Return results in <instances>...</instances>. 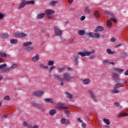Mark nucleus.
Here are the masks:
<instances>
[{
    "instance_id": "nucleus-12",
    "label": "nucleus",
    "mask_w": 128,
    "mask_h": 128,
    "mask_svg": "<svg viewBox=\"0 0 128 128\" xmlns=\"http://www.w3.org/2000/svg\"><path fill=\"white\" fill-rule=\"evenodd\" d=\"M18 68V64H13L12 66H10L9 68H7L6 70H8V72L10 70H14V68Z\"/></svg>"
},
{
    "instance_id": "nucleus-35",
    "label": "nucleus",
    "mask_w": 128,
    "mask_h": 128,
    "mask_svg": "<svg viewBox=\"0 0 128 128\" xmlns=\"http://www.w3.org/2000/svg\"><path fill=\"white\" fill-rule=\"evenodd\" d=\"M39 66L40 68H42V70H44V68H48V66H44V65L42 64H40Z\"/></svg>"
},
{
    "instance_id": "nucleus-23",
    "label": "nucleus",
    "mask_w": 128,
    "mask_h": 128,
    "mask_svg": "<svg viewBox=\"0 0 128 128\" xmlns=\"http://www.w3.org/2000/svg\"><path fill=\"white\" fill-rule=\"evenodd\" d=\"M74 60L75 64H78V55L76 54V56H74Z\"/></svg>"
},
{
    "instance_id": "nucleus-3",
    "label": "nucleus",
    "mask_w": 128,
    "mask_h": 128,
    "mask_svg": "<svg viewBox=\"0 0 128 128\" xmlns=\"http://www.w3.org/2000/svg\"><path fill=\"white\" fill-rule=\"evenodd\" d=\"M56 108L58 110H68V106H66L64 103L57 104Z\"/></svg>"
},
{
    "instance_id": "nucleus-45",
    "label": "nucleus",
    "mask_w": 128,
    "mask_h": 128,
    "mask_svg": "<svg viewBox=\"0 0 128 128\" xmlns=\"http://www.w3.org/2000/svg\"><path fill=\"white\" fill-rule=\"evenodd\" d=\"M54 66H53L52 67H50L49 68V71H48V73L49 74H52V70H54Z\"/></svg>"
},
{
    "instance_id": "nucleus-39",
    "label": "nucleus",
    "mask_w": 128,
    "mask_h": 128,
    "mask_svg": "<svg viewBox=\"0 0 128 128\" xmlns=\"http://www.w3.org/2000/svg\"><path fill=\"white\" fill-rule=\"evenodd\" d=\"M54 64V62L52 60H49L48 62V66H53V64Z\"/></svg>"
},
{
    "instance_id": "nucleus-18",
    "label": "nucleus",
    "mask_w": 128,
    "mask_h": 128,
    "mask_svg": "<svg viewBox=\"0 0 128 128\" xmlns=\"http://www.w3.org/2000/svg\"><path fill=\"white\" fill-rule=\"evenodd\" d=\"M40 60V56L38 54H36V56L32 58V62H38Z\"/></svg>"
},
{
    "instance_id": "nucleus-62",
    "label": "nucleus",
    "mask_w": 128,
    "mask_h": 128,
    "mask_svg": "<svg viewBox=\"0 0 128 128\" xmlns=\"http://www.w3.org/2000/svg\"><path fill=\"white\" fill-rule=\"evenodd\" d=\"M125 76H128V70L124 72Z\"/></svg>"
},
{
    "instance_id": "nucleus-52",
    "label": "nucleus",
    "mask_w": 128,
    "mask_h": 128,
    "mask_svg": "<svg viewBox=\"0 0 128 128\" xmlns=\"http://www.w3.org/2000/svg\"><path fill=\"white\" fill-rule=\"evenodd\" d=\"M60 82H61V84H60V86H64V84L66 82H64V79H62V80H60Z\"/></svg>"
},
{
    "instance_id": "nucleus-53",
    "label": "nucleus",
    "mask_w": 128,
    "mask_h": 128,
    "mask_svg": "<svg viewBox=\"0 0 128 128\" xmlns=\"http://www.w3.org/2000/svg\"><path fill=\"white\" fill-rule=\"evenodd\" d=\"M82 128H86V124H84V123H82Z\"/></svg>"
},
{
    "instance_id": "nucleus-15",
    "label": "nucleus",
    "mask_w": 128,
    "mask_h": 128,
    "mask_svg": "<svg viewBox=\"0 0 128 128\" xmlns=\"http://www.w3.org/2000/svg\"><path fill=\"white\" fill-rule=\"evenodd\" d=\"M122 86H124V84H118L114 86V90H118V88H122Z\"/></svg>"
},
{
    "instance_id": "nucleus-2",
    "label": "nucleus",
    "mask_w": 128,
    "mask_h": 128,
    "mask_svg": "<svg viewBox=\"0 0 128 128\" xmlns=\"http://www.w3.org/2000/svg\"><path fill=\"white\" fill-rule=\"evenodd\" d=\"M94 50H92L91 51H90L89 52L88 51H84V52H78V54H79V56H82V57L86 56H88L94 54Z\"/></svg>"
},
{
    "instance_id": "nucleus-54",
    "label": "nucleus",
    "mask_w": 128,
    "mask_h": 128,
    "mask_svg": "<svg viewBox=\"0 0 128 128\" xmlns=\"http://www.w3.org/2000/svg\"><path fill=\"white\" fill-rule=\"evenodd\" d=\"M31 128H38V126L34 125V126H32Z\"/></svg>"
},
{
    "instance_id": "nucleus-8",
    "label": "nucleus",
    "mask_w": 128,
    "mask_h": 128,
    "mask_svg": "<svg viewBox=\"0 0 128 128\" xmlns=\"http://www.w3.org/2000/svg\"><path fill=\"white\" fill-rule=\"evenodd\" d=\"M26 36L27 35L26 34L24 33H22V32H17L15 34L16 38H26Z\"/></svg>"
},
{
    "instance_id": "nucleus-50",
    "label": "nucleus",
    "mask_w": 128,
    "mask_h": 128,
    "mask_svg": "<svg viewBox=\"0 0 128 128\" xmlns=\"http://www.w3.org/2000/svg\"><path fill=\"white\" fill-rule=\"evenodd\" d=\"M64 70V68H58V72H63Z\"/></svg>"
},
{
    "instance_id": "nucleus-42",
    "label": "nucleus",
    "mask_w": 128,
    "mask_h": 128,
    "mask_svg": "<svg viewBox=\"0 0 128 128\" xmlns=\"http://www.w3.org/2000/svg\"><path fill=\"white\" fill-rule=\"evenodd\" d=\"M89 94H90V96L92 98H94V92L92 90H89Z\"/></svg>"
},
{
    "instance_id": "nucleus-30",
    "label": "nucleus",
    "mask_w": 128,
    "mask_h": 128,
    "mask_svg": "<svg viewBox=\"0 0 128 128\" xmlns=\"http://www.w3.org/2000/svg\"><path fill=\"white\" fill-rule=\"evenodd\" d=\"M104 63L106 64H112L113 66L114 65V62H108V60H105Z\"/></svg>"
},
{
    "instance_id": "nucleus-25",
    "label": "nucleus",
    "mask_w": 128,
    "mask_h": 128,
    "mask_svg": "<svg viewBox=\"0 0 128 128\" xmlns=\"http://www.w3.org/2000/svg\"><path fill=\"white\" fill-rule=\"evenodd\" d=\"M32 42H26L23 44V46H32Z\"/></svg>"
},
{
    "instance_id": "nucleus-9",
    "label": "nucleus",
    "mask_w": 128,
    "mask_h": 128,
    "mask_svg": "<svg viewBox=\"0 0 128 128\" xmlns=\"http://www.w3.org/2000/svg\"><path fill=\"white\" fill-rule=\"evenodd\" d=\"M104 27L102 26H98L95 30H94V32H103V30H104Z\"/></svg>"
},
{
    "instance_id": "nucleus-44",
    "label": "nucleus",
    "mask_w": 128,
    "mask_h": 128,
    "mask_svg": "<svg viewBox=\"0 0 128 128\" xmlns=\"http://www.w3.org/2000/svg\"><path fill=\"white\" fill-rule=\"evenodd\" d=\"M126 56H128V54L123 53L122 54V58H126Z\"/></svg>"
},
{
    "instance_id": "nucleus-37",
    "label": "nucleus",
    "mask_w": 128,
    "mask_h": 128,
    "mask_svg": "<svg viewBox=\"0 0 128 128\" xmlns=\"http://www.w3.org/2000/svg\"><path fill=\"white\" fill-rule=\"evenodd\" d=\"M86 35L89 38H94V33L92 32H89V33H86Z\"/></svg>"
},
{
    "instance_id": "nucleus-61",
    "label": "nucleus",
    "mask_w": 128,
    "mask_h": 128,
    "mask_svg": "<svg viewBox=\"0 0 128 128\" xmlns=\"http://www.w3.org/2000/svg\"><path fill=\"white\" fill-rule=\"evenodd\" d=\"M69 4H72L74 0H68Z\"/></svg>"
},
{
    "instance_id": "nucleus-33",
    "label": "nucleus",
    "mask_w": 128,
    "mask_h": 128,
    "mask_svg": "<svg viewBox=\"0 0 128 128\" xmlns=\"http://www.w3.org/2000/svg\"><path fill=\"white\" fill-rule=\"evenodd\" d=\"M66 96L70 98V100H72V95L68 93V92H66Z\"/></svg>"
},
{
    "instance_id": "nucleus-17",
    "label": "nucleus",
    "mask_w": 128,
    "mask_h": 128,
    "mask_svg": "<svg viewBox=\"0 0 128 128\" xmlns=\"http://www.w3.org/2000/svg\"><path fill=\"white\" fill-rule=\"evenodd\" d=\"M6 66V64H2L0 65V73L4 72V68Z\"/></svg>"
},
{
    "instance_id": "nucleus-34",
    "label": "nucleus",
    "mask_w": 128,
    "mask_h": 128,
    "mask_svg": "<svg viewBox=\"0 0 128 128\" xmlns=\"http://www.w3.org/2000/svg\"><path fill=\"white\" fill-rule=\"evenodd\" d=\"M0 56L2 58H6L7 56L6 52H0Z\"/></svg>"
},
{
    "instance_id": "nucleus-16",
    "label": "nucleus",
    "mask_w": 128,
    "mask_h": 128,
    "mask_svg": "<svg viewBox=\"0 0 128 128\" xmlns=\"http://www.w3.org/2000/svg\"><path fill=\"white\" fill-rule=\"evenodd\" d=\"M78 34L79 36H84L86 34V31L84 30H80L78 31Z\"/></svg>"
},
{
    "instance_id": "nucleus-13",
    "label": "nucleus",
    "mask_w": 128,
    "mask_h": 128,
    "mask_svg": "<svg viewBox=\"0 0 128 128\" xmlns=\"http://www.w3.org/2000/svg\"><path fill=\"white\" fill-rule=\"evenodd\" d=\"M84 14H90V12H92V10L90 9L88 7H86L84 8Z\"/></svg>"
},
{
    "instance_id": "nucleus-24",
    "label": "nucleus",
    "mask_w": 128,
    "mask_h": 128,
    "mask_svg": "<svg viewBox=\"0 0 128 128\" xmlns=\"http://www.w3.org/2000/svg\"><path fill=\"white\" fill-rule=\"evenodd\" d=\"M103 122L107 124V126H110V120L108 119L104 118Z\"/></svg>"
},
{
    "instance_id": "nucleus-32",
    "label": "nucleus",
    "mask_w": 128,
    "mask_h": 128,
    "mask_svg": "<svg viewBox=\"0 0 128 128\" xmlns=\"http://www.w3.org/2000/svg\"><path fill=\"white\" fill-rule=\"evenodd\" d=\"M45 100L47 102H50V104H54V100L52 98H46Z\"/></svg>"
},
{
    "instance_id": "nucleus-46",
    "label": "nucleus",
    "mask_w": 128,
    "mask_h": 128,
    "mask_svg": "<svg viewBox=\"0 0 128 128\" xmlns=\"http://www.w3.org/2000/svg\"><path fill=\"white\" fill-rule=\"evenodd\" d=\"M57 2H58L56 1H52L51 2L50 4H51V6H56V4Z\"/></svg>"
},
{
    "instance_id": "nucleus-11",
    "label": "nucleus",
    "mask_w": 128,
    "mask_h": 128,
    "mask_svg": "<svg viewBox=\"0 0 128 128\" xmlns=\"http://www.w3.org/2000/svg\"><path fill=\"white\" fill-rule=\"evenodd\" d=\"M34 94L36 96H42V94H44V92L42 90L40 91H36L34 93Z\"/></svg>"
},
{
    "instance_id": "nucleus-58",
    "label": "nucleus",
    "mask_w": 128,
    "mask_h": 128,
    "mask_svg": "<svg viewBox=\"0 0 128 128\" xmlns=\"http://www.w3.org/2000/svg\"><path fill=\"white\" fill-rule=\"evenodd\" d=\"M4 16V14L0 13V20H2V18Z\"/></svg>"
},
{
    "instance_id": "nucleus-59",
    "label": "nucleus",
    "mask_w": 128,
    "mask_h": 128,
    "mask_svg": "<svg viewBox=\"0 0 128 128\" xmlns=\"http://www.w3.org/2000/svg\"><path fill=\"white\" fill-rule=\"evenodd\" d=\"M85 18H86V16H82L80 20H85Z\"/></svg>"
},
{
    "instance_id": "nucleus-7",
    "label": "nucleus",
    "mask_w": 128,
    "mask_h": 128,
    "mask_svg": "<svg viewBox=\"0 0 128 128\" xmlns=\"http://www.w3.org/2000/svg\"><path fill=\"white\" fill-rule=\"evenodd\" d=\"M46 12L48 14V18H52V14H54V11L53 10H46Z\"/></svg>"
},
{
    "instance_id": "nucleus-20",
    "label": "nucleus",
    "mask_w": 128,
    "mask_h": 128,
    "mask_svg": "<svg viewBox=\"0 0 128 128\" xmlns=\"http://www.w3.org/2000/svg\"><path fill=\"white\" fill-rule=\"evenodd\" d=\"M128 116V114L124 112H120V114H118V118H123V116Z\"/></svg>"
},
{
    "instance_id": "nucleus-47",
    "label": "nucleus",
    "mask_w": 128,
    "mask_h": 128,
    "mask_svg": "<svg viewBox=\"0 0 128 128\" xmlns=\"http://www.w3.org/2000/svg\"><path fill=\"white\" fill-rule=\"evenodd\" d=\"M116 39L114 37H112L110 39V41L112 42H116Z\"/></svg>"
},
{
    "instance_id": "nucleus-4",
    "label": "nucleus",
    "mask_w": 128,
    "mask_h": 128,
    "mask_svg": "<svg viewBox=\"0 0 128 128\" xmlns=\"http://www.w3.org/2000/svg\"><path fill=\"white\" fill-rule=\"evenodd\" d=\"M72 78V76L69 73H65L64 74L63 80L66 82H70Z\"/></svg>"
},
{
    "instance_id": "nucleus-28",
    "label": "nucleus",
    "mask_w": 128,
    "mask_h": 128,
    "mask_svg": "<svg viewBox=\"0 0 128 128\" xmlns=\"http://www.w3.org/2000/svg\"><path fill=\"white\" fill-rule=\"evenodd\" d=\"M24 126H26V128H32V125L28 124L26 122H24Z\"/></svg>"
},
{
    "instance_id": "nucleus-38",
    "label": "nucleus",
    "mask_w": 128,
    "mask_h": 128,
    "mask_svg": "<svg viewBox=\"0 0 128 128\" xmlns=\"http://www.w3.org/2000/svg\"><path fill=\"white\" fill-rule=\"evenodd\" d=\"M114 70L118 72H124L122 69H120V68H115Z\"/></svg>"
},
{
    "instance_id": "nucleus-5",
    "label": "nucleus",
    "mask_w": 128,
    "mask_h": 128,
    "mask_svg": "<svg viewBox=\"0 0 128 128\" xmlns=\"http://www.w3.org/2000/svg\"><path fill=\"white\" fill-rule=\"evenodd\" d=\"M54 33L56 36H62V32L60 30L58 27L56 26L54 27Z\"/></svg>"
},
{
    "instance_id": "nucleus-57",
    "label": "nucleus",
    "mask_w": 128,
    "mask_h": 128,
    "mask_svg": "<svg viewBox=\"0 0 128 128\" xmlns=\"http://www.w3.org/2000/svg\"><path fill=\"white\" fill-rule=\"evenodd\" d=\"M4 62V58H0V64L1 62Z\"/></svg>"
},
{
    "instance_id": "nucleus-31",
    "label": "nucleus",
    "mask_w": 128,
    "mask_h": 128,
    "mask_svg": "<svg viewBox=\"0 0 128 128\" xmlns=\"http://www.w3.org/2000/svg\"><path fill=\"white\" fill-rule=\"evenodd\" d=\"M106 52H107V54H114V52L112 51V50H110V49H107Z\"/></svg>"
},
{
    "instance_id": "nucleus-43",
    "label": "nucleus",
    "mask_w": 128,
    "mask_h": 128,
    "mask_svg": "<svg viewBox=\"0 0 128 128\" xmlns=\"http://www.w3.org/2000/svg\"><path fill=\"white\" fill-rule=\"evenodd\" d=\"M110 20H112V22H118V20L114 17H112V18H111Z\"/></svg>"
},
{
    "instance_id": "nucleus-51",
    "label": "nucleus",
    "mask_w": 128,
    "mask_h": 128,
    "mask_svg": "<svg viewBox=\"0 0 128 128\" xmlns=\"http://www.w3.org/2000/svg\"><path fill=\"white\" fill-rule=\"evenodd\" d=\"M114 106H120V103L116 102L114 103Z\"/></svg>"
},
{
    "instance_id": "nucleus-27",
    "label": "nucleus",
    "mask_w": 128,
    "mask_h": 128,
    "mask_svg": "<svg viewBox=\"0 0 128 128\" xmlns=\"http://www.w3.org/2000/svg\"><path fill=\"white\" fill-rule=\"evenodd\" d=\"M49 112L51 116H54V114H56V111L54 110H50Z\"/></svg>"
},
{
    "instance_id": "nucleus-41",
    "label": "nucleus",
    "mask_w": 128,
    "mask_h": 128,
    "mask_svg": "<svg viewBox=\"0 0 128 128\" xmlns=\"http://www.w3.org/2000/svg\"><path fill=\"white\" fill-rule=\"evenodd\" d=\"M4 100H10V97L8 96H5Z\"/></svg>"
},
{
    "instance_id": "nucleus-55",
    "label": "nucleus",
    "mask_w": 128,
    "mask_h": 128,
    "mask_svg": "<svg viewBox=\"0 0 128 128\" xmlns=\"http://www.w3.org/2000/svg\"><path fill=\"white\" fill-rule=\"evenodd\" d=\"M28 50L30 51V52H32V47H28Z\"/></svg>"
},
{
    "instance_id": "nucleus-49",
    "label": "nucleus",
    "mask_w": 128,
    "mask_h": 128,
    "mask_svg": "<svg viewBox=\"0 0 128 128\" xmlns=\"http://www.w3.org/2000/svg\"><path fill=\"white\" fill-rule=\"evenodd\" d=\"M8 34H4L2 35L3 38H8Z\"/></svg>"
},
{
    "instance_id": "nucleus-10",
    "label": "nucleus",
    "mask_w": 128,
    "mask_h": 128,
    "mask_svg": "<svg viewBox=\"0 0 128 128\" xmlns=\"http://www.w3.org/2000/svg\"><path fill=\"white\" fill-rule=\"evenodd\" d=\"M61 124L65 125L68 124H70V120L64 118H62L61 120Z\"/></svg>"
},
{
    "instance_id": "nucleus-56",
    "label": "nucleus",
    "mask_w": 128,
    "mask_h": 128,
    "mask_svg": "<svg viewBox=\"0 0 128 128\" xmlns=\"http://www.w3.org/2000/svg\"><path fill=\"white\" fill-rule=\"evenodd\" d=\"M64 113L66 114H70V111H68V110H65Z\"/></svg>"
},
{
    "instance_id": "nucleus-40",
    "label": "nucleus",
    "mask_w": 128,
    "mask_h": 128,
    "mask_svg": "<svg viewBox=\"0 0 128 128\" xmlns=\"http://www.w3.org/2000/svg\"><path fill=\"white\" fill-rule=\"evenodd\" d=\"M112 92H113V94H118L120 92V91L116 89H114L112 90Z\"/></svg>"
},
{
    "instance_id": "nucleus-19",
    "label": "nucleus",
    "mask_w": 128,
    "mask_h": 128,
    "mask_svg": "<svg viewBox=\"0 0 128 128\" xmlns=\"http://www.w3.org/2000/svg\"><path fill=\"white\" fill-rule=\"evenodd\" d=\"M94 14L95 18H98L100 16V12L98 10L94 11Z\"/></svg>"
},
{
    "instance_id": "nucleus-26",
    "label": "nucleus",
    "mask_w": 128,
    "mask_h": 128,
    "mask_svg": "<svg viewBox=\"0 0 128 128\" xmlns=\"http://www.w3.org/2000/svg\"><path fill=\"white\" fill-rule=\"evenodd\" d=\"M44 14L42 13V14H38L37 18H38V20H42V18H44Z\"/></svg>"
},
{
    "instance_id": "nucleus-64",
    "label": "nucleus",
    "mask_w": 128,
    "mask_h": 128,
    "mask_svg": "<svg viewBox=\"0 0 128 128\" xmlns=\"http://www.w3.org/2000/svg\"><path fill=\"white\" fill-rule=\"evenodd\" d=\"M72 68H68V70H72Z\"/></svg>"
},
{
    "instance_id": "nucleus-22",
    "label": "nucleus",
    "mask_w": 128,
    "mask_h": 128,
    "mask_svg": "<svg viewBox=\"0 0 128 128\" xmlns=\"http://www.w3.org/2000/svg\"><path fill=\"white\" fill-rule=\"evenodd\" d=\"M54 77L58 80H62V78H60L58 75L56 74H54Z\"/></svg>"
},
{
    "instance_id": "nucleus-21",
    "label": "nucleus",
    "mask_w": 128,
    "mask_h": 128,
    "mask_svg": "<svg viewBox=\"0 0 128 128\" xmlns=\"http://www.w3.org/2000/svg\"><path fill=\"white\" fill-rule=\"evenodd\" d=\"M93 38H100V34L98 32L94 33Z\"/></svg>"
},
{
    "instance_id": "nucleus-14",
    "label": "nucleus",
    "mask_w": 128,
    "mask_h": 128,
    "mask_svg": "<svg viewBox=\"0 0 128 128\" xmlns=\"http://www.w3.org/2000/svg\"><path fill=\"white\" fill-rule=\"evenodd\" d=\"M105 14H106L107 18H108L110 16H112V18H116V16L110 12H105Z\"/></svg>"
},
{
    "instance_id": "nucleus-29",
    "label": "nucleus",
    "mask_w": 128,
    "mask_h": 128,
    "mask_svg": "<svg viewBox=\"0 0 128 128\" xmlns=\"http://www.w3.org/2000/svg\"><path fill=\"white\" fill-rule=\"evenodd\" d=\"M90 82L89 79L84 80L82 82V84H88Z\"/></svg>"
},
{
    "instance_id": "nucleus-36",
    "label": "nucleus",
    "mask_w": 128,
    "mask_h": 128,
    "mask_svg": "<svg viewBox=\"0 0 128 128\" xmlns=\"http://www.w3.org/2000/svg\"><path fill=\"white\" fill-rule=\"evenodd\" d=\"M10 44H17L18 40L16 39H12L10 40Z\"/></svg>"
},
{
    "instance_id": "nucleus-6",
    "label": "nucleus",
    "mask_w": 128,
    "mask_h": 128,
    "mask_svg": "<svg viewBox=\"0 0 128 128\" xmlns=\"http://www.w3.org/2000/svg\"><path fill=\"white\" fill-rule=\"evenodd\" d=\"M112 76H113V80L116 82V84H118L120 82V78L118 77V75L116 73H114L112 74Z\"/></svg>"
},
{
    "instance_id": "nucleus-60",
    "label": "nucleus",
    "mask_w": 128,
    "mask_h": 128,
    "mask_svg": "<svg viewBox=\"0 0 128 128\" xmlns=\"http://www.w3.org/2000/svg\"><path fill=\"white\" fill-rule=\"evenodd\" d=\"M78 120L79 122H80V124H82V120H80V118H78Z\"/></svg>"
},
{
    "instance_id": "nucleus-1",
    "label": "nucleus",
    "mask_w": 128,
    "mask_h": 128,
    "mask_svg": "<svg viewBox=\"0 0 128 128\" xmlns=\"http://www.w3.org/2000/svg\"><path fill=\"white\" fill-rule=\"evenodd\" d=\"M22 2L20 4L19 6H18V8L20 10V8H24L26 6H28L29 4H34V1H28L26 2L25 0H21Z\"/></svg>"
},
{
    "instance_id": "nucleus-48",
    "label": "nucleus",
    "mask_w": 128,
    "mask_h": 128,
    "mask_svg": "<svg viewBox=\"0 0 128 128\" xmlns=\"http://www.w3.org/2000/svg\"><path fill=\"white\" fill-rule=\"evenodd\" d=\"M108 26H112V22H110V20H108L107 22V24H106Z\"/></svg>"
},
{
    "instance_id": "nucleus-63",
    "label": "nucleus",
    "mask_w": 128,
    "mask_h": 128,
    "mask_svg": "<svg viewBox=\"0 0 128 128\" xmlns=\"http://www.w3.org/2000/svg\"><path fill=\"white\" fill-rule=\"evenodd\" d=\"M32 106H38V104H36V103H34L32 104Z\"/></svg>"
}]
</instances>
